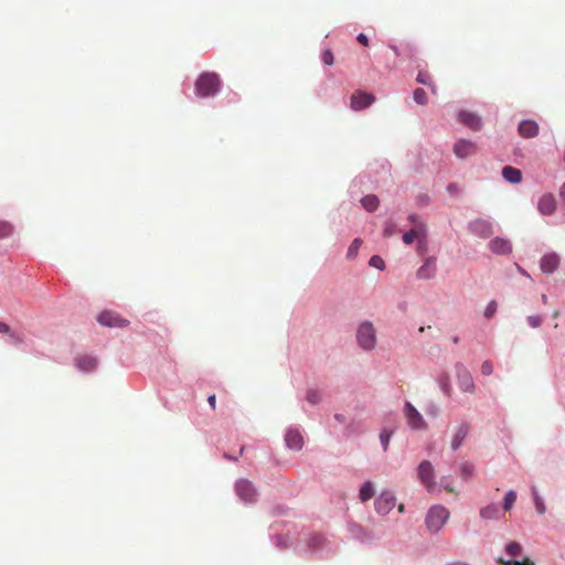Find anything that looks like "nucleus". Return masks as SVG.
I'll use <instances>...</instances> for the list:
<instances>
[{
  "label": "nucleus",
  "instance_id": "20e7f679",
  "mask_svg": "<svg viewBox=\"0 0 565 565\" xmlns=\"http://www.w3.org/2000/svg\"><path fill=\"white\" fill-rule=\"evenodd\" d=\"M417 476L422 484L425 486L428 492L436 490L437 483L435 481V470L430 461L423 460L417 469Z\"/></svg>",
  "mask_w": 565,
  "mask_h": 565
},
{
  "label": "nucleus",
  "instance_id": "1a4fd4ad",
  "mask_svg": "<svg viewBox=\"0 0 565 565\" xmlns=\"http://www.w3.org/2000/svg\"><path fill=\"white\" fill-rule=\"evenodd\" d=\"M237 495L245 502H254L257 492L253 483L246 479H241L235 484Z\"/></svg>",
  "mask_w": 565,
  "mask_h": 565
},
{
  "label": "nucleus",
  "instance_id": "412c9836",
  "mask_svg": "<svg viewBox=\"0 0 565 565\" xmlns=\"http://www.w3.org/2000/svg\"><path fill=\"white\" fill-rule=\"evenodd\" d=\"M388 47L395 53L396 56H401L406 60H413L415 56V47L409 43H406L401 47L395 44H388Z\"/></svg>",
  "mask_w": 565,
  "mask_h": 565
},
{
  "label": "nucleus",
  "instance_id": "2f4dec72",
  "mask_svg": "<svg viewBox=\"0 0 565 565\" xmlns=\"http://www.w3.org/2000/svg\"><path fill=\"white\" fill-rule=\"evenodd\" d=\"M472 226L475 232H480L483 236H488L491 233V226L487 222L477 221Z\"/></svg>",
  "mask_w": 565,
  "mask_h": 565
},
{
  "label": "nucleus",
  "instance_id": "8fccbe9b",
  "mask_svg": "<svg viewBox=\"0 0 565 565\" xmlns=\"http://www.w3.org/2000/svg\"><path fill=\"white\" fill-rule=\"evenodd\" d=\"M0 333H10V327L0 321Z\"/></svg>",
  "mask_w": 565,
  "mask_h": 565
},
{
  "label": "nucleus",
  "instance_id": "a19ab883",
  "mask_svg": "<svg viewBox=\"0 0 565 565\" xmlns=\"http://www.w3.org/2000/svg\"><path fill=\"white\" fill-rule=\"evenodd\" d=\"M417 252L420 255L427 252V235L417 239Z\"/></svg>",
  "mask_w": 565,
  "mask_h": 565
},
{
  "label": "nucleus",
  "instance_id": "f8f14e48",
  "mask_svg": "<svg viewBox=\"0 0 565 565\" xmlns=\"http://www.w3.org/2000/svg\"><path fill=\"white\" fill-rule=\"evenodd\" d=\"M470 428H471V426L467 422L460 423L455 428V431H454V435H452V438H451V444H450L452 450H457V449L460 448V446L462 445L463 440L468 436V434L470 431Z\"/></svg>",
  "mask_w": 565,
  "mask_h": 565
},
{
  "label": "nucleus",
  "instance_id": "a18cd8bd",
  "mask_svg": "<svg viewBox=\"0 0 565 565\" xmlns=\"http://www.w3.org/2000/svg\"><path fill=\"white\" fill-rule=\"evenodd\" d=\"M543 319L540 316H529L527 322L532 328H539L542 324Z\"/></svg>",
  "mask_w": 565,
  "mask_h": 565
},
{
  "label": "nucleus",
  "instance_id": "9d476101",
  "mask_svg": "<svg viewBox=\"0 0 565 565\" xmlns=\"http://www.w3.org/2000/svg\"><path fill=\"white\" fill-rule=\"evenodd\" d=\"M97 321L105 327H117V328H124L128 326V321L124 318H121L118 313L113 311H104L99 313Z\"/></svg>",
  "mask_w": 565,
  "mask_h": 565
},
{
  "label": "nucleus",
  "instance_id": "c03bdc74",
  "mask_svg": "<svg viewBox=\"0 0 565 565\" xmlns=\"http://www.w3.org/2000/svg\"><path fill=\"white\" fill-rule=\"evenodd\" d=\"M534 503L537 512L540 514H543L545 512V505L543 500L537 495V493L534 491Z\"/></svg>",
  "mask_w": 565,
  "mask_h": 565
},
{
  "label": "nucleus",
  "instance_id": "c9c22d12",
  "mask_svg": "<svg viewBox=\"0 0 565 565\" xmlns=\"http://www.w3.org/2000/svg\"><path fill=\"white\" fill-rule=\"evenodd\" d=\"M498 563L501 565H535L530 558L525 557L522 562L520 561H505L503 558H498Z\"/></svg>",
  "mask_w": 565,
  "mask_h": 565
},
{
  "label": "nucleus",
  "instance_id": "f03ea898",
  "mask_svg": "<svg viewBox=\"0 0 565 565\" xmlns=\"http://www.w3.org/2000/svg\"><path fill=\"white\" fill-rule=\"evenodd\" d=\"M449 511L443 505L431 507L426 515V526L430 532H438L449 519Z\"/></svg>",
  "mask_w": 565,
  "mask_h": 565
},
{
  "label": "nucleus",
  "instance_id": "6e6d98bb",
  "mask_svg": "<svg viewBox=\"0 0 565 565\" xmlns=\"http://www.w3.org/2000/svg\"><path fill=\"white\" fill-rule=\"evenodd\" d=\"M558 317H559V311H558V310H555V311L553 312V318H555V319H556V318H558Z\"/></svg>",
  "mask_w": 565,
  "mask_h": 565
},
{
  "label": "nucleus",
  "instance_id": "c756f323",
  "mask_svg": "<svg viewBox=\"0 0 565 565\" xmlns=\"http://www.w3.org/2000/svg\"><path fill=\"white\" fill-rule=\"evenodd\" d=\"M475 473V466L470 462H463L460 466V476L463 480H469Z\"/></svg>",
  "mask_w": 565,
  "mask_h": 565
},
{
  "label": "nucleus",
  "instance_id": "cd10ccee",
  "mask_svg": "<svg viewBox=\"0 0 565 565\" xmlns=\"http://www.w3.org/2000/svg\"><path fill=\"white\" fill-rule=\"evenodd\" d=\"M416 81L419 83V84H423V85H426V86H429L431 88V92L434 94L437 93V89H436V86L433 85L431 83V78H430V75L426 72H419L417 77H416Z\"/></svg>",
  "mask_w": 565,
  "mask_h": 565
},
{
  "label": "nucleus",
  "instance_id": "ea45409f",
  "mask_svg": "<svg viewBox=\"0 0 565 565\" xmlns=\"http://www.w3.org/2000/svg\"><path fill=\"white\" fill-rule=\"evenodd\" d=\"M396 233V225L393 222H387L383 230V235L385 237H391Z\"/></svg>",
  "mask_w": 565,
  "mask_h": 565
},
{
  "label": "nucleus",
  "instance_id": "de8ad7c7",
  "mask_svg": "<svg viewBox=\"0 0 565 565\" xmlns=\"http://www.w3.org/2000/svg\"><path fill=\"white\" fill-rule=\"evenodd\" d=\"M356 40L360 44L364 45V46H367L369 45V39L365 34L363 33H360L358 36H356Z\"/></svg>",
  "mask_w": 565,
  "mask_h": 565
},
{
  "label": "nucleus",
  "instance_id": "39448f33",
  "mask_svg": "<svg viewBox=\"0 0 565 565\" xmlns=\"http://www.w3.org/2000/svg\"><path fill=\"white\" fill-rule=\"evenodd\" d=\"M403 412L406 422L412 429L425 430L427 428V423L412 403L406 402Z\"/></svg>",
  "mask_w": 565,
  "mask_h": 565
},
{
  "label": "nucleus",
  "instance_id": "423d86ee",
  "mask_svg": "<svg viewBox=\"0 0 565 565\" xmlns=\"http://www.w3.org/2000/svg\"><path fill=\"white\" fill-rule=\"evenodd\" d=\"M408 220L413 224V227L403 235V242L406 245H411L415 239L426 236L427 232L426 225L418 218L417 215L412 214L408 216Z\"/></svg>",
  "mask_w": 565,
  "mask_h": 565
},
{
  "label": "nucleus",
  "instance_id": "473e14b6",
  "mask_svg": "<svg viewBox=\"0 0 565 565\" xmlns=\"http://www.w3.org/2000/svg\"><path fill=\"white\" fill-rule=\"evenodd\" d=\"M505 551L510 556L516 557L522 555L523 550L521 544L516 542H511L507 545Z\"/></svg>",
  "mask_w": 565,
  "mask_h": 565
},
{
  "label": "nucleus",
  "instance_id": "aec40b11",
  "mask_svg": "<svg viewBox=\"0 0 565 565\" xmlns=\"http://www.w3.org/2000/svg\"><path fill=\"white\" fill-rule=\"evenodd\" d=\"M519 134L523 138H533L539 134V125L534 120H523L519 125Z\"/></svg>",
  "mask_w": 565,
  "mask_h": 565
},
{
  "label": "nucleus",
  "instance_id": "7ed1b4c3",
  "mask_svg": "<svg viewBox=\"0 0 565 565\" xmlns=\"http://www.w3.org/2000/svg\"><path fill=\"white\" fill-rule=\"evenodd\" d=\"M356 340L359 345L366 351H371L376 344V334L373 324L370 321H364L359 326L356 332Z\"/></svg>",
  "mask_w": 565,
  "mask_h": 565
},
{
  "label": "nucleus",
  "instance_id": "9b49d317",
  "mask_svg": "<svg viewBox=\"0 0 565 565\" xmlns=\"http://www.w3.org/2000/svg\"><path fill=\"white\" fill-rule=\"evenodd\" d=\"M557 206L556 199L551 193L543 194L537 202V210L542 215H552Z\"/></svg>",
  "mask_w": 565,
  "mask_h": 565
},
{
  "label": "nucleus",
  "instance_id": "a211bd4d",
  "mask_svg": "<svg viewBox=\"0 0 565 565\" xmlns=\"http://www.w3.org/2000/svg\"><path fill=\"white\" fill-rule=\"evenodd\" d=\"M285 441L288 448L294 450H300L303 446V439L301 434L296 429H289L286 433Z\"/></svg>",
  "mask_w": 565,
  "mask_h": 565
},
{
  "label": "nucleus",
  "instance_id": "49530a36",
  "mask_svg": "<svg viewBox=\"0 0 565 565\" xmlns=\"http://www.w3.org/2000/svg\"><path fill=\"white\" fill-rule=\"evenodd\" d=\"M322 61L327 65L333 64V54L331 51L327 50L322 53Z\"/></svg>",
  "mask_w": 565,
  "mask_h": 565
},
{
  "label": "nucleus",
  "instance_id": "b1692460",
  "mask_svg": "<svg viewBox=\"0 0 565 565\" xmlns=\"http://www.w3.org/2000/svg\"><path fill=\"white\" fill-rule=\"evenodd\" d=\"M77 366L83 371H92L96 367L97 361L95 358L85 355L76 360Z\"/></svg>",
  "mask_w": 565,
  "mask_h": 565
},
{
  "label": "nucleus",
  "instance_id": "e433bc0d",
  "mask_svg": "<svg viewBox=\"0 0 565 565\" xmlns=\"http://www.w3.org/2000/svg\"><path fill=\"white\" fill-rule=\"evenodd\" d=\"M497 309H498V303L495 300H492L490 301L486 309H484V317L490 319L494 316V313L497 312Z\"/></svg>",
  "mask_w": 565,
  "mask_h": 565
},
{
  "label": "nucleus",
  "instance_id": "6ab92c4d",
  "mask_svg": "<svg viewBox=\"0 0 565 565\" xmlns=\"http://www.w3.org/2000/svg\"><path fill=\"white\" fill-rule=\"evenodd\" d=\"M459 120L468 126L469 128H471L472 130H479L481 128V118L475 114V113H470V111H460L459 113Z\"/></svg>",
  "mask_w": 565,
  "mask_h": 565
},
{
  "label": "nucleus",
  "instance_id": "f3484780",
  "mask_svg": "<svg viewBox=\"0 0 565 565\" xmlns=\"http://www.w3.org/2000/svg\"><path fill=\"white\" fill-rule=\"evenodd\" d=\"M489 248L491 252L499 254V255H505L511 253L512 246L511 243L501 237H495L489 242Z\"/></svg>",
  "mask_w": 565,
  "mask_h": 565
},
{
  "label": "nucleus",
  "instance_id": "72a5a7b5",
  "mask_svg": "<svg viewBox=\"0 0 565 565\" xmlns=\"http://www.w3.org/2000/svg\"><path fill=\"white\" fill-rule=\"evenodd\" d=\"M413 98L418 105H426L428 103L427 94L423 88H416Z\"/></svg>",
  "mask_w": 565,
  "mask_h": 565
},
{
  "label": "nucleus",
  "instance_id": "09e8293b",
  "mask_svg": "<svg viewBox=\"0 0 565 565\" xmlns=\"http://www.w3.org/2000/svg\"><path fill=\"white\" fill-rule=\"evenodd\" d=\"M10 338L12 339L13 343L18 344L22 342V338L17 332H10Z\"/></svg>",
  "mask_w": 565,
  "mask_h": 565
},
{
  "label": "nucleus",
  "instance_id": "7c9ffc66",
  "mask_svg": "<svg viewBox=\"0 0 565 565\" xmlns=\"http://www.w3.org/2000/svg\"><path fill=\"white\" fill-rule=\"evenodd\" d=\"M516 500V492L513 490H510L505 493L503 498V509L505 511H510L515 503Z\"/></svg>",
  "mask_w": 565,
  "mask_h": 565
},
{
  "label": "nucleus",
  "instance_id": "bb28decb",
  "mask_svg": "<svg viewBox=\"0 0 565 565\" xmlns=\"http://www.w3.org/2000/svg\"><path fill=\"white\" fill-rule=\"evenodd\" d=\"M438 383L440 385V388H441L443 393L446 396H450L451 392H452V388H451L449 375L446 374V373H443L441 375H439Z\"/></svg>",
  "mask_w": 565,
  "mask_h": 565
},
{
  "label": "nucleus",
  "instance_id": "5701e85b",
  "mask_svg": "<svg viewBox=\"0 0 565 565\" xmlns=\"http://www.w3.org/2000/svg\"><path fill=\"white\" fill-rule=\"evenodd\" d=\"M499 507L497 504H489L480 510V516L486 520H495L499 518Z\"/></svg>",
  "mask_w": 565,
  "mask_h": 565
},
{
  "label": "nucleus",
  "instance_id": "5fc2aeb1",
  "mask_svg": "<svg viewBox=\"0 0 565 565\" xmlns=\"http://www.w3.org/2000/svg\"><path fill=\"white\" fill-rule=\"evenodd\" d=\"M541 299H542V302H543L544 305H546V303H547V296H546V295H542Z\"/></svg>",
  "mask_w": 565,
  "mask_h": 565
},
{
  "label": "nucleus",
  "instance_id": "4be33fe9",
  "mask_svg": "<svg viewBox=\"0 0 565 565\" xmlns=\"http://www.w3.org/2000/svg\"><path fill=\"white\" fill-rule=\"evenodd\" d=\"M502 175L503 178L510 182V183H514V184H518L521 182L522 180V173L519 169L516 168H513V167H510V166H507L502 169Z\"/></svg>",
  "mask_w": 565,
  "mask_h": 565
},
{
  "label": "nucleus",
  "instance_id": "603ef678",
  "mask_svg": "<svg viewBox=\"0 0 565 565\" xmlns=\"http://www.w3.org/2000/svg\"><path fill=\"white\" fill-rule=\"evenodd\" d=\"M559 195L563 199V201L565 202V182L562 184V186L559 189Z\"/></svg>",
  "mask_w": 565,
  "mask_h": 565
},
{
  "label": "nucleus",
  "instance_id": "dca6fc26",
  "mask_svg": "<svg viewBox=\"0 0 565 565\" xmlns=\"http://www.w3.org/2000/svg\"><path fill=\"white\" fill-rule=\"evenodd\" d=\"M454 152L460 159H465L476 152V146L469 140H459L454 146Z\"/></svg>",
  "mask_w": 565,
  "mask_h": 565
},
{
  "label": "nucleus",
  "instance_id": "4c0bfd02",
  "mask_svg": "<svg viewBox=\"0 0 565 565\" xmlns=\"http://www.w3.org/2000/svg\"><path fill=\"white\" fill-rule=\"evenodd\" d=\"M307 401L310 403V404H317L320 402L321 399V395L318 391L316 390H309L307 392Z\"/></svg>",
  "mask_w": 565,
  "mask_h": 565
},
{
  "label": "nucleus",
  "instance_id": "2eb2a0df",
  "mask_svg": "<svg viewBox=\"0 0 565 565\" xmlns=\"http://www.w3.org/2000/svg\"><path fill=\"white\" fill-rule=\"evenodd\" d=\"M559 263H561L559 255L552 252L542 257L540 267L543 273L553 274L558 268Z\"/></svg>",
  "mask_w": 565,
  "mask_h": 565
},
{
  "label": "nucleus",
  "instance_id": "4468645a",
  "mask_svg": "<svg viewBox=\"0 0 565 565\" xmlns=\"http://www.w3.org/2000/svg\"><path fill=\"white\" fill-rule=\"evenodd\" d=\"M374 96L365 92H356L351 96V108L361 110L369 107L374 102Z\"/></svg>",
  "mask_w": 565,
  "mask_h": 565
},
{
  "label": "nucleus",
  "instance_id": "58836bf2",
  "mask_svg": "<svg viewBox=\"0 0 565 565\" xmlns=\"http://www.w3.org/2000/svg\"><path fill=\"white\" fill-rule=\"evenodd\" d=\"M391 435H392V433L388 430H383L380 434V440H381L384 451H386L388 448Z\"/></svg>",
  "mask_w": 565,
  "mask_h": 565
},
{
  "label": "nucleus",
  "instance_id": "37998d69",
  "mask_svg": "<svg viewBox=\"0 0 565 565\" xmlns=\"http://www.w3.org/2000/svg\"><path fill=\"white\" fill-rule=\"evenodd\" d=\"M493 372V365L491 363V361L487 360L484 361L482 364H481V373L482 375H491Z\"/></svg>",
  "mask_w": 565,
  "mask_h": 565
},
{
  "label": "nucleus",
  "instance_id": "a878e982",
  "mask_svg": "<svg viewBox=\"0 0 565 565\" xmlns=\"http://www.w3.org/2000/svg\"><path fill=\"white\" fill-rule=\"evenodd\" d=\"M374 495V489L371 481H366L360 489L359 498L362 502L369 501Z\"/></svg>",
  "mask_w": 565,
  "mask_h": 565
},
{
  "label": "nucleus",
  "instance_id": "4d7b16f0",
  "mask_svg": "<svg viewBox=\"0 0 565 565\" xmlns=\"http://www.w3.org/2000/svg\"><path fill=\"white\" fill-rule=\"evenodd\" d=\"M445 489L448 491V492H454V489L448 487V486H445Z\"/></svg>",
  "mask_w": 565,
  "mask_h": 565
},
{
  "label": "nucleus",
  "instance_id": "3c124183",
  "mask_svg": "<svg viewBox=\"0 0 565 565\" xmlns=\"http://www.w3.org/2000/svg\"><path fill=\"white\" fill-rule=\"evenodd\" d=\"M207 402H209L210 406L212 407V409H215V407H216V397H215V395H210L207 397Z\"/></svg>",
  "mask_w": 565,
  "mask_h": 565
},
{
  "label": "nucleus",
  "instance_id": "f704fd0d",
  "mask_svg": "<svg viewBox=\"0 0 565 565\" xmlns=\"http://www.w3.org/2000/svg\"><path fill=\"white\" fill-rule=\"evenodd\" d=\"M13 232V226L8 222L0 221V239L9 237Z\"/></svg>",
  "mask_w": 565,
  "mask_h": 565
},
{
  "label": "nucleus",
  "instance_id": "c85d7f7f",
  "mask_svg": "<svg viewBox=\"0 0 565 565\" xmlns=\"http://www.w3.org/2000/svg\"><path fill=\"white\" fill-rule=\"evenodd\" d=\"M361 245H362V239L361 238H354L352 241L351 245L348 248L347 258H349V259L355 258L358 253H359V249H360Z\"/></svg>",
  "mask_w": 565,
  "mask_h": 565
},
{
  "label": "nucleus",
  "instance_id": "0eeeda50",
  "mask_svg": "<svg viewBox=\"0 0 565 565\" xmlns=\"http://www.w3.org/2000/svg\"><path fill=\"white\" fill-rule=\"evenodd\" d=\"M456 374L459 388L466 393H473L476 388L473 379L463 364H456Z\"/></svg>",
  "mask_w": 565,
  "mask_h": 565
},
{
  "label": "nucleus",
  "instance_id": "f257e3e1",
  "mask_svg": "<svg viewBox=\"0 0 565 565\" xmlns=\"http://www.w3.org/2000/svg\"><path fill=\"white\" fill-rule=\"evenodd\" d=\"M220 77L215 73H203L196 79L195 93L200 97L214 95L220 88Z\"/></svg>",
  "mask_w": 565,
  "mask_h": 565
},
{
  "label": "nucleus",
  "instance_id": "ddd939ff",
  "mask_svg": "<svg viewBox=\"0 0 565 565\" xmlns=\"http://www.w3.org/2000/svg\"><path fill=\"white\" fill-rule=\"evenodd\" d=\"M436 270V258L427 257L424 264L417 269L416 276L418 279L428 280L435 277Z\"/></svg>",
  "mask_w": 565,
  "mask_h": 565
},
{
  "label": "nucleus",
  "instance_id": "864d4df0",
  "mask_svg": "<svg viewBox=\"0 0 565 565\" xmlns=\"http://www.w3.org/2000/svg\"><path fill=\"white\" fill-rule=\"evenodd\" d=\"M397 510L399 513H403L405 511L404 504H398Z\"/></svg>",
  "mask_w": 565,
  "mask_h": 565
},
{
  "label": "nucleus",
  "instance_id": "79ce46f5",
  "mask_svg": "<svg viewBox=\"0 0 565 565\" xmlns=\"http://www.w3.org/2000/svg\"><path fill=\"white\" fill-rule=\"evenodd\" d=\"M369 264L377 269L384 268V260L377 255L372 256Z\"/></svg>",
  "mask_w": 565,
  "mask_h": 565
},
{
  "label": "nucleus",
  "instance_id": "393cba45",
  "mask_svg": "<svg viewBox=\"0 0 565 565\" xmlns=\"http://www.w3.org/2000/svg\"><path fill=\"white\" fill-rule=\"evenodd\" d=\"M361 203L366 211L373 212L379 207L380 200L376 195L369 194L361 200Z\"/></svg>",
  "mask_w": 565,
  "mask_h": 565
},
{
  "label": "nucleus",
  "instance_id": "6e6552de",
  "mask_svg": "<svg viewBox=\"0 0 565 565\" xmlns=\"http://www.w3.org/2000/svg\"><path fill=\"white\" fill-rule=\"evenodd\" d=\"M396 504V498L391 491H383L375 500V510L379 514L386 515Z\"/></svg>",
  "mask_w": 565,
  "mask_h": 565
}]
</instances>
